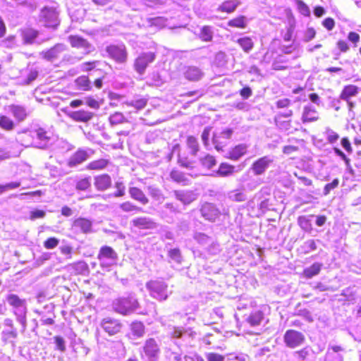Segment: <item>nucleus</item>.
<instances>
[{
	"label": "nucleus",
	"instance_id": "f257e3e1",
	"mask_svg": "<svg viewBox=\"0 0 361 361\" xmlns=\"http://www.w3.org/2000/svg\"><path fill=\"white\" fill-rule=\"evenodd\" d=\"M114 312L123 316L132 314L140 307L138 300L129 294L116 298L112 302Z\"/></svg>",
	"mask_w": 361,
	"mask_h": 361
},
{
	"label": "nucleus",
	"instance_id": "f03ea898",
	"mask_svg": "<svg viewBox=\"0 0 361 361\" xmlns=\"http://www.w3.org/2000/svg\"><path fill=\"white\" fill-rule=\"evenodd\" d=\"M39 21L47 28L56 29L60 25L59 11L55 7L44 6L38 16Z\"/></svg>",
	"mask_w": 361,
	"mask_h": 361
},
{
	"label": "nucleus",
	"instance_id": "7ed1b4c3",
	"mask_svg": "<svg viewBox=\"0 0 361 361\" xmlns=\"http://www.w3.org/2000/svg\"><path fill=\"white\" fill-rule=\"evenodd\" d=\"M157 57L154 51L141 52L133 61V67L134 71L139 75H143L149 64L152 63Z\"/></svg>",
	"mask_w": 361,
	"mask_h": 361
},
{
	"label": "nucleus",
	"instance_id": "20e7f679",
	"mask_svg": "<svg viewBox=\"0 0 361 361\" xmlns=\"http://www.w3.org/2000/svg\"><path fill=\"white\" fill-rule=\"evenodd\" d=\"M105 50L109 58L115 63L123 64L127 62L128 53L125 44H111L108 45Z\"/></svg>",
	"mask_w": 361,
	"mask_h": 361
},
{
	"label": "nucleus",
	"instance_id": "39448f33",
	"mask_svg": "<svg viewBox=\"0 0 361 361\" xmlns=\"http://www.w3.org/2000/svg\"><path fill=\"white\" fill-rule=\"evenodd\" d=\"M147 288L154 298L159 300H166L167 295V285L162 280H151L147 285Z\"/></svg>",
	"mask_w": 361,
	"mask_h": 361
},
{
	"label": "nucleus",
	"instance_id": "423d86ee",
	"mask_svg": "<svg viewBox=\"0 0 361 361\" xmlns=\"http://www.w3.org/2000/svg\"><path fill=\"white\" fill-rule=\"evenodd\" d=\"M232 135L233 130L231 128H226L219 133H214L212 137L214 148L218 152L223 151L230 144Z\"/></svg>",
	"mask_w": 361,
	"mask_h": 361
},
{
	"label": "nucleus",
	"instance_id": "0eeeda50",
	"mask_svg": "<svg viewBox=\"0 0 361 361\" xmlns=\"http://www.w3.org/2000/svg\"><path fill=\"white\" fill-rule=\"evenodd\" d=\"M305 340V337L301 332L293 329L287 330L283 336L284 343L290 348H295L301 345Z\"/></svg>",
	"mask_w": 361,
	"mask_h": 361
},
{
	"label": "nucleus",
	"instance_id": "6e6552de",
	"mask_svg": "<svg viewBox=\"0 0 361 361\" xmlns=\"http://www.w3.org/2000/svg\"><path fill=\"white\" fill-rule=\"evenodd\" d=\"M71 230L75 233H91L93 231L92 221L85 217L76 218L72 221Z\"/></svg>",
	"mask_w": 361,
	"mask_h": 361
},
{
	"label": "nucleus",
	"instance_id": "1a4fd4ad",
	"mask_svg": "<svg viewBox=\"0 0 361 361\" xmlns=\"http://www.w3.org/2000/svg\"><path fill=\"white\" fill-rule=\"evenodd\" d=\"M142 351L149 361H155L160 353V348L156 340L154 338H149L145 341Z\"/></svg>",
	"mask_w": 361,
	"mask_h": 361
},
{
	"label": "nucleus",
	"instance_id": "9d476101",
	"mask_svg": "<svg viewBox=\"0 0 361 361\" xmlns=\"http://www.w3.org/2000/svg\"><path fill=\"white\" fill-rule=\"evenodd\" d=\"M273 159L269 156H264L257 159L251 165L250 169L255 176H260L265 173Z\"/></svg>",
	"mask_w": 361,
	"mask_h": 361
},
{
	"label": "nucleus",
	"instance_id": "9b49d317",
	"mask_svg": "<svg viewBox=\"0 0 361 361\" xmlns=\"http://www.w3.org/2000/svg\"><path fill=\"white\" fill-rule=\"evenodd\" d=\"M20 35L24 44H32L39 37V31L32 26H27L20 29Z\"/></svg>",
	"mask_w": 361,
	"mask_h": 361
},
{
	"label": "nucleus",
	"instance_id": "f8f14e48",
	"mask_svg": "<svg viewBox=\"0 0 361 361\" xmlns=\"http://www.w3.org/2000/svg\"><path fill=\"white\" fill-rule=\"evenodd\" d=\"M68 40L72 48L84 49L87 52H90L92 48L91 43L87 39L78 35L68 36Z\"/></svg>",
	"mask_w": 361,
	"mask_h": 361
},
{
	"label": "nucleus",
	"instance_id": "ddd939ff",
	"mask_svg": "<svg viewBox=\"0 0 361 361\" xmlns=\"http://www.w3.org/2000/svg\"><path fill=\"white\" fill-rule=\"evenodd\" d=\"M67 115L71 119L75 122L87 123L93 118L94 114L89 111L80 109L71 111Z\"/></svg>",
	"mask_w": 361,
	"mask_h": 361
},
{
	"label": "nucleus",
	"instance_id": "4468645a",
	"mask_svg": "<svg viewBox=\"0 0 361 361\" xmlns=\"http://www.w3.org/2000/svg\"><path fill=\"white\" fill-rule=\"evenodd\" d=\"M145 326L140 321H134L130 324V332L127 336L129 339L142 338L145 334Z\"/></svg>",
	"mask_w": 361,
	"mask_h": 361
},
{
	"label": "nucleus",
	"instance_id": "2eb2a0df",
	"mask_svg": "<svg viewBox=\"0 0 361 361\" xmlns=\"http://www.w3.org/2000/svg\"><path fill=\"white\" fill-rule=\"evenodd\" d=\"M64 49L63 44H56L49 49L41 51L39 54L42 59L51 61L57 59Z\"/></svg>",
	"mask_w": 361,
	"mask_h": 361
},
{
	"label": "nucleus",
	"instance_id": "dca6fc26",
	"mask_svg": "<svg viewBox=\"0 0 361 361\" xmlns=\"http://www.w3.org/2000/svg\"><path fill=\"white\" fill-rule=\"evenodd\" d=\"M132 225L140 230H151L156 228V223L147 216H138L131 221Z\"/></svg>",
	"mask_w": 361,
	"mask_h": 361
},
{
	"label": "nucleus",
	"instance_id": "f3484780",
	"mask_svg": "<svg viewBox=\"0 0 361 361\" xmlns=\"http://www.w3.org/2000/svg\"><path fill=\"white\" fill-rule=\"evenodd\" d=\"M102 326L109 336H114L121 331L122 325L118 320L104 319L102 320Z\"/></svg>",
	"mask_w": 361,
	"mask_h": 361
},
{
	"label": "nucleus",
	"instance_id": "a211bd4d",
	"mask_svg": "<svg viewBox=\"0 0 361 361\" xmlns=\"http://www.w3.org/2000/svg\"><path fill=\"white\" fill-rule=\"evenodd\" d=\"M112 181L110 176L106 173L98 175L94 177V185L99 191H104L111 187Z\"/></svg>",
	"mask_w": 361,
	"mask_h": 361
},
{
	"label": "nucleus",
	"instance_id": "6ab92c4d",
	"mask_svg": "<svg viewBox=\"0 0 361 361\" xmlns=\"http://www.w3.org/2000/svg\"><path fill=\"white\" fill-rule=\"evenodd\" d=\"M201 213L206 219L211 221H215L220 215L219 209L212 203L203 204L201 208Z\"/></svg>",
	"mask_w": 361,
	"mask_h": 361
},
{
	"label": "nucleus",
	"instance_id": "aec40b11",
	"mask_svg": "<svg viewBox=\"0 0 361 361\" xmlns=\"http://www.w3.org/2000/svg\"><path fill=\"white\" fill-rule=\"evenodd\" d=\"M130 197L135 201L142 205H146L149 202V200L144 191L136 186L130 187L128 189Z\"/></svg>",
	"mask_w": 361,
	"mask_h": 361
},
{
	"label": "nucleus",
	"instance_id": "412c9836",
	"mask_svg": "<svg viewBox=\"0 0 361 361\" xmlns=\"http://www.w3.org/2000/svg\"><path fill=\"white\" fill-rule=\"evenodd\" d=\"M293 110H288L286 114H277L274 118V121L278 128L285 130H289L292 127V121L291 119L286 121L284 118H290L293 116Z\"/></svg>",
	"mask_w": 361,
	"mask_h": 361
},
{
	"label": "nucleus",
	"instance_id": "4be33fe9",
	"mask_svg": "<svg viewBox=\"0 0 361 361\" xmlns=\"http://www.w3.org/2000/svg\"><path fill=\"white\" fill-rule=\"evenodd\" d=\"M291 59L284 54H278L272 61V68L274 71H284L290 67Z\"/></svg>",
	"mask_w": 361,
	"mask_h": 361
},
{
	"label": "nucleus",
	"instance_id": "5701e85b",
	"mask_svg": "<svg viewBox=\"0 0 361 361\" xmlns=\"http://www.w3.org/2000/svg\"><path fill=\"white\" fill-rule=\"evenodd\" d=\"M240 4L239 0H225L218 6L217 11L222 13L231 14L235 11Z\"/></svg>",
	"mask_w": 361,
	"mask_h": 361
},
{
	"label": "nucleus",
	"instance_id": "b1692460",
	"mask_svg": "<svg viewBox=\"0 0 361 361\" xmlns=\"http://www.w3.org/2000/svg\"><path fill=\"white\" fill-rule=\"evenodd\" d=\"M319 114L314 107L307 105L304 106L301 120L303 123L315 122L319 120Z\"/></svg>",
	"mask_w": 361,
	"mask_h": 361
},
{
	"label": "nucleus",
	"instance_id": "393cba45",
	"mask_svg": "<svg viewBox=\"0 0 361 361\" xmlns=\"http://www.w3.org/2000/svg\"><path fill=\"white\" fill-rule=\"evenodd\" d=\"M88 158L87 152L84 149H78L68 160V166H76L85 161Z\"/></svg>",
	"mask_w": 361,
	"mask_h": 361
},
{
	"label": "nucleus",
	"instance_id": "a878e982",
	"mask_svg": "<svg viewBox=\"0 0 361 361\" xmlns=\"http://www.w3.org/2000/svg\"><path fill=\"white\" fill-rule=\"evenodd\" d=\"M9 110L18 123L23 122L28 116L25 107L21 105L11 104Z\"/></svg>",
	"mask_w": 361,
	"mask_h": 361
},
{
	"label": "nucleus",
	"instance_id": "bb28decb",
	"mask_svg": "<svg viewBox=\"0 0 361 361\" xmlns=\"http://www.w3.org/2000/svg\"><path fill=\"white\" fill-rule=\"evenodd\" d=\"M247 146L245 144H239L232 147L228 153L226 158L236 161L247 153Z\"/></svg>",
	"mask_w": 361,
	"mask_h": 361
},
{
	"label": "nucleus",
	"instance_id": "cd10ccee",
	"mask_svg": "<svg viewBox=\"0 0 361 361\" xmlns=\"http://www.w3.org/2000/svg\"><path fill=\"white\" fill-rule=\"evenodd\" d=\"M97 259L99 261L105 259L116 260L118 259V254L111 247L104 245L99 250Z\"/></svg>",
	"mask_w": 361,
	"mask_h": 361
},
{
	"label": "nucleus",
	"instance_id": "c85d7f7f",
	"mask_svg": "<svg viewBox=\"0 0 361 361\" xmlns=\"http://www.w3.org/2000/svg\"><path fill=\"white\" fill-rule=\"evenodd\" d=\"M203 75L204 73L201 69L195 66H188L184 72L185 78L192 82L200 80L202 78Z\"/></svg>",
	"mask_w": 361,
	"mask_h": 361
},
{
	"label": "nucleus",
	"instance_id": "c756f323",
	"mask_svg": "<svg viewBox=\"0 0 361 361\" xmlns=\"http://www.w3.org/2000/svg\"><path fill=\"white\" fill-rule=\"evenodd\" d=\"M359 92V87L355 85H348L343 87L340 94V99L348 102Z\"/></svg>",
	"mask_w": 361,
	"mask_h": 361
},
{
	"label": "nucleus",
	"instance_id": "7c9ffc66",
	"mask_svg": "<svg viewBox=\"0 0 361 361\" xmlns=\"http://www.w3.org/2000/svg\"><path fill=\"white\" fill-rule=\"evenodd\" d=\"M322 268V264L319 262L313 263L310 267L305 268L302 273L303 278L309 279L318 275Z\"/></svg>",
	"mask_w": 361,
	"mask_h": 361
},
{
	"label": "nucleus",
	"instance_id": "2f4dec72",
	"mask_svg": "<svg viewBox=\"0 0 361 361\" xmlns=\"http://www.w3.org/2000/svg\"><path fill=\"white\" fill-rule=\"evenodd\" d=\"M177 162L180 166L186 169H192L195 168V161L190 159L185 151L178 152Z\"/></svg>",
	"mask_w": 361,
	"mask_h": 361
},
{
	"label": "nucleus",
	"instance_id": "473e14b6",
	"mask_svg": "<svg viewBox=\"0 0 361 361\" xmlns=\"http://www.w3.org/2000/svg\"><path fill=\"white\" fill-rule=\"evenodd\" d=\"M235 172V166L226 162L219 164L218 169L215 171V175L219 177H227L231 176Z\"/></svg>",
	"mask_w": 361,
	"mask_h": 361
},
{
	"label": "nucleus",
	"instance_id": "72a5a7b5",
	"mask_svg": "<svg viewBox=\"0 0 361 361\" xmlns=\"http://www.w3.org/2000/svg\"><path fill=\"white\" fill-rule=\"evenodd\" d=\"M16 124L15 121L6 114H0V129L10 132L15 129Z\"/></svg>",
	"mask_w": 361,
	"mask_h": 361
},
{
	"label": "nucleus",
	"instance_id": "f704fd0d",
	"mask_svg": "<svg viewBox=\"0 0 361 361\" xmlns=\"http://www.w3.org/2000/svg\"><path fill=\"white\" fill-rule=\"evenodd\" d=\"M148 102V99L145 96L137 95L130 102H127L126 104L128 106L135 108L136 110L140 111L146 107Z\"/></svg>",
	"mask_w": 361,
	"mask_h": 361
},
{
	"label": "nucleus",
	"instance_id": "c9c22d12",
	"mask_svg": "<svg viewBox=\"0 0 361 361\" xmlns=\"http://www.w3.org/2000/svg\"><path fill=\"white\" fill-rule=\"evenodd\" d=\"M75 84L80 90L87 92L92 90L91 82L88 76L80 75L75 80Z\"/></svg>",
	"mask_w": 361,
	"mask_h": 361
},
{
	"label": "nucleus",
	"instance_id": "e433bc0d",
	"mask_svg": "<svg viewBox=\"0 0 361 361\" xmlns=\"http://www.w3.org/2000/svg\"><path fill=\"white\" fill-rule=\"evenodd\" d=\"M109 164V161L106 159H99L97 160H94L90 161L87 166L86 169L90 171H99L105 169L108 164Z\"/></svg>",
	"mask_w": 361,
	"mask_h": 361
},
{
	"label": "nucleus",
	"instance_id": "4c0bfd02",
	"mask_svg": "<svg viewBox=\"0 0 361 361\" xmlns=\"http://www.w3.org/2000/svg\"><path fill=\"white\" fill-rule=\"evenodd\" d=\"M170 178L176 183L185 185L188 182L186 175L180 169L174 168L170 172Z\"/></svg>",
	"mask_w": 361,
	"mask_h": 361
},
{
	"label": "nucleus",
	"instance_id": "58836bf2",
	"mask_svg": "<svg viewBox=\"0 0 361 361\" xmlns=\"http://www.w3.org/2000/svg\"><path fill=\"white\" fill-rule=\"evenodd\" d=\"M187 147L190 150V154L195 157L200 150V146L197 139L192 136L189 135L186 137Z\"/></svg>",
	"mask_w": 361,
	"mask_h": 361
},
{
	"label": "nucleus",
	"instance_id": "ea45409f",
	"mask_svg": "<svg viewBox=\"0 0 361 361\" xmlns=\"http://www.w3.org/2000/svg\"><path fill=\"white\" fill-rule=\"evenodd\" d=\"M228 25L231 27L244 29L247 26L246 17L240 15L228 21Z\"/></svg>",
	"mask_w": 361,
	"mask_h": 361
},
{
	"label": "nucleus",
	"instance_id": "a19ab883",
	"mask_svg": "<svg viewBox=\"0 0 361 361\" xmlns=\"http://www.w3.org/2000/svg\"><path fill=\"white\" fill-rule=\"evenodd\" d=\"M263 319L264 314L262 312L257 310L250 313L247 319V322L250 324V326H255L259 325Z\"/></svg>",
	"mask_w": 361,
	"mask_h": 361
},
{
	"label": "nucleus",
	"instance_id": "79ce46f5",
	"mask_svg": "<svg viewBox=\"0 0 361 361\" xmlns=\"http://www.w3.org/2000/svg\"><path fill=\"white\" fill-rule=\"evenodd\" d=\"M237 43L245 53H249L254 47V42L250 37H240L238 39Z\"/></svg>",
	"mask_w": 361,
	"mask_h": 361
},
{
	"label": "nucleus",
	"instance_id": "37998d69",
	"mask_svg": "<svg viewBox=\"0 0 361 361\" xmlns=\"http://www.w3.org/2000/svg\"><path fill=\"white\" fill-rule=\"evenodd\" d=\"M36 133L37 140L41 142L39 143L37 147L39 148H44L50 140V137L48 135L47 131L42 128H39L36 130Z\"/></svg>",
	"mask_w": 361,
	"mask_h": 361
},
{
	"label": "nucleus",
	"instance_id": "c03bdc74",
	"mask_svg": "<svg viewBox=\"0 0 361 361\" xmlns=\"http://www.w3.org/2000/svg\"><path fill=\"white\" fill-rule=\"evenodd\" d=\"M6 300L8 304L15 308L23 307L25 304V300L20 298L18 295L16 294L8 295Z\"/></svg>",
	"mask_w": 361,
	"mask_h": 361
},
{
	"label": "nucleus",
	"instance_id": "a18cd8bd",
	"mask_svg": "<svg viewBox=\"0 0 361 361\" xmlns=\"http://www.w3.org/2000/svg\"><path fill=\"white\" fill-rule=\"evenodd\" d=\"M200 161L202 166L207 169L213 168L216 164L215 157L209 154L201 157Z\"/></svg>",
	"mask_w": 361,
	"mask_h": 361
},
{
	"label": "nucleus",
	"instance_id": "49530a36",
	"mask_svg": "<svg viewBox=\"0 0 361 361\" xmlns=\"http://www.w3.org/2000/svg\"><path fill=\"white\" fill-rule=\"evenodd\" d=\"M70 267L73 270L75 275L82 274L88 269L87 264L82 261L74 262L70 264Z\"/></svg>",
	"mask_w": 361,
	"mask_h": 361
},
{
	"label": "nucleus",
	"instance_id": "de8ad7c7",
	"mask_svg": "<svg viewBox=\"0 0 361 361\" xmlns=\"http://www.w3.org/2000/svg\"><path fill=\"white\" fill-rule=\"evenodd\" d=\"M119 208L122 210V212L126 213L141 211V208L140 207L137 206L129 200L121 203L119 204Z\"/></svg>",
	"mask_w": 361,
	"mask_h": 361
},
{
	"label": "nucleus",
	"instance_id": "09e8293b",
	"mask_svg": "<svg viewBox=\"0 0 361 361\" xmlns=\"http://www.w3.org/2000/svg\"><path fill=\"white\" fill-rule=\"evenodd\" d=\"M91 187V178L90 176L78 180L75 183V189L80 191L88 190Z\"/></svg>",
	"mask_w": 361,
	"mask_h": 361
},
{
	"label": "nucleus",
	"instance_id": "8fccbe9b",
	"mask_svg": "<svg viewBox=\"0 0 361 361\" xmlns=\"http://www.w3.org/2000/svg\"><path fill=\"white\" fill-rule=\"evenodd\" d=\"M109 121L111 125H112V126L118 125V124H121L123 123L127 122V119L124 116L123 113L119 112V111H116V112L112 114L109 116Z\"/></svg>",
	"mask_w": 361,
	"mask_h": 361
},
{
	"label": "nucleus",
	"instance_id": "3c124183",
	"mask_svg": "<svg viewBox=\"0 0 361 361\" xmlns=\"http://www.w3.org/2000/svg\"><path fill=\"white\" fill-rule=\"evenodd\" d=\"M164 82L163 79L158 72H152L149 76L147 81V85L149 86H160Z\"/></svg>",
	"mask_w": 361,
	"mask_h": 361
},
{
	"label": "nucleus",
	"instance_id": "603ef678",
	"mask_svg": "<svg viewBox=\"0 0 361 361\" xmlns=\"http://www.w3.org/2000/svg\"><path fill=\"white\" fill-rule=\"evenodd\" d=\"M295 2L298 10L301 15L305 17H309L310 16V10L308 6L302 0H295Z\"/></svg>",
	"mask_w": 361,
	"mask_h": 361
},
{
	"label": "nucleus",
	"instance_id": "864d4df0",
	"mask_svg": "<svg viewBox=\"0 0 361 361\" xmlns=\"http://www.w3.org/2000/svg\"><path fill=\"white\" fill-rule=\"evenodd\" d=\"M299 226L305 231H309L312 228L310 219L306 216H299L298 219Z\"/></svg>",
	"mask_w": 361,
	"mask_h": 361
},
{
	"label": "nucleus",
	"instance_id": "5fc2aeb1",
	"mask_svg": "<svg viewBox=\"0 0 361 361\" xmlns=\"http://www.w3.org/2000/svg\"><path fill=\"white\" fill-rule=\"evenodd\" d=\"M200 37L204 42H210L213 37L211 28L209 26H204L201 29Z\"/></svg>",
	"mask_w": 361,
	"mask_h": 361
},
{
	"label": "nucleus",
	"instance_id": "6e6d98bb",
	"mask_svg": "<svg viewBox=\"0 0 361 361\" xmlns=\"http://www.w3.org/2000/svg\"><path fill=\"white\" fill-rule=\"evenodd\" d=\"M114 186L116 188V191L113 194L114 197H122L126 195V186L123 182L117 181L115 183Z\"/></svg>",
	"mask_w": 361,
	"mask_h": 361
},
{
	"label": "nucleus",
	"instance_id": "4d7b16f0",
	"mask_svg": "<svg viewBox=\"0 0 361 361\" xmlns=\"http://www.w3.org/2000/svg\"><path fill=\"white\" fill-rule=\"evenodd\" d=\"M338 184L339 180L338 178H335L331 183L326 184L324 188V195H329L331 190L336 188L338 186Z\"/></svg>",
	"mask_w": 361,
	"mask_h": 361
},
{
	"label": "nucleus",
	"instance_id": "13d9d810",
	"mask_svg": "<svg viewBox=\"0 0 361 361\" xmlns=\"http://www.w3.org/2000/svg\"><path fill=\"white\" fill-rule=\"evenodd\" d=\"M59 240L55 237H51L47 238L44 242V246L46 249H54L59 245Z\"/></svg>",
	"mask_w": 361,
	"mask_h": 361
},
{
	"label": "nucleus",
	"instance_id": "bf43d9fd",
	"mask_svg": "<svg viewBox=\"0 0 361 361\" xmlns=\"http://www.w3.org/2000/svg\"><path fill=\"white\" fill-rule=\"evenodd\" d=\"M336 47L341 53H346L350 50V46L348 42L342 39L336 42Z\"/></svg>",
	"mask_w": 361,
	"mask_h": 361
},
{
	"label": "nucleus",
	"instance_id": "052dcab7",
	"mask_svg": "<svg viewBox=\"0 0 361 361\" xmlns=\"http://www.w3.org/2000/svg\"><path fill=\"white\" fill-rule=\"evenodd\" d=\"M169 256L178 262L181 261V252L178 248L171 249L169 251Z\"/></svg>",
	"mask_w": 361,
	"mask_h": 361
},
{
	"label": "nucleus",
	"instance_id": "680f3d73",
	"mask_svg": "<svg viewBox=\"0 0 361 361\" xmlns=\"http://www.w3.org/2000/svg\"><path fill=\"white\" fill-rule=\"evenodd\" d=\"M98 63V61H86L82 64V71L90 72L94 70Z\"/></svg>",
	"mask_w": 361,
	"mask_h": 361
},
{
	"label": "nucleus",
	"instance_id": "e2e57ef3",
	"mask_svg": "<svg viewBox=\"0 0 361 361\" xmlns=\"http://www.w3.org/2000/svg\"><path fill=\"white\" fill-rule=\"evenodd\" d=\"M45 212L40 209L31 211L30 213V219L34 221L37 219H42L45 216Z\"/></svg>",
	"mask_w": 361,
	"mask_h": 361
},
{
	"label": "nucleus",
	"instance_id": "0e129e2a",
	"mask_svg": "<svg viewBox=\"0 0 361 361\" xmlns=\"http://www.w3.org/2000/svg\"><path fill=\"white\" fill-rule=\"evenodd\" d=\"M56 348L61 352H64L66 350V345L63 338L61 336H56L54 337Z\"/></svg>",
	"mask_w": 361,
	"mask_h": 361
},
{
	"label": "nucleus",
	"instance_id": "69168bd1",
	"mask_svg": "<svg viewBox=\"0 0 361 361\" xmlns=\"http://www.w3.org/2000/svg\"><path fill=\"white\" fill-rule=\"evenodd\" d=\"M335 20L331 17L326 18L322 21V25L328 30L331 31L335 27Z\"/></svg>",
	"mask_w": 361,
	"mask_h": 361
},
{
	"label": "nucleus",
	"instance_id": "338daca9",
	"mask_svg": "<svg viewBox=\"0 0 361 361\" xmlns=\"http://www.w3.org/2000/svg\"><path fill=\"white\" fill-rule=\"evenodd\" d=\"M240 97L243 99H247L252 94V90L249 86H245L239 91Z\"/></svg>",
	"mask_w": 361,
	"mask_h": 361
},
{
	"label": "nucleus",
	"instance_id": "774afa93",
	"mask_svg": "<svg viewBox=\"0 0 361 361\" xmlns=\"http://www.w3.org/2000/svg\"><path fill=\"white\" fill-rule=\"evenodd\" d=\"M208 361H224L225 357L216 353H209L206 355Z\"/></svg>",
	"mask_w": 361,
	"mask_h": 361
}]
</instances>
